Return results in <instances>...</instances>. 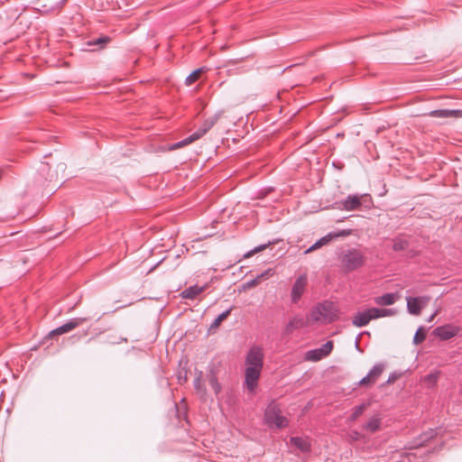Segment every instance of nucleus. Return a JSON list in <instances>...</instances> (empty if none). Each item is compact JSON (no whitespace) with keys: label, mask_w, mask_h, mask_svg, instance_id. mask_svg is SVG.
Returning <instances> with one entry per match:
<instances>
[{"label":"nucleus","mask_w":462,"mask_h":462,"mask_svg":"<svg viewBox=\"0 0 462 462\" xmlns=\"http://www.w3.org/2000/svg\"><path fill=\"white\" fill-rule=\"evenodd\" d=\"M367 198L366 194L358 195L353 194L348 195L344 200L337 202L338 208L345 209L346 211L358 209L362 205V199H365Z\"/></svg>","instance_id":"7"},{"label":"nucleus","mask_w":462,"mask_h":462,"mask_svg":"<svg viewBox=\"0 0 462 462\" xmlns=\"http://www.w3.org/2000/svg\"><path fill=\"white\" fill-rule=\"evenodd\" d=\"M110 42L111 38L109 36L103 35L98 38L88 41L86 45L91 48V51H97L104 49Z\"/></svg>","instance_id":"16"},{"label":"nucleus","mask_w":462,"mask_h":462,"mask_svg":"<svg viewBox=\"0 0 462 462\" xmlns=\"http://www.w3.org/2000/svg\"><path fill=\"white\" fill-rule=\"evenodd\" d=\"M219 118L218 115H215L212 117H209L206 119L202 125L191 135L195 138V141L201 138L204 134H206L212 127L213 125L217 122Z\"/></svg>","instance_id":"13"},{"label":"nucleus","mask_w":462,"mask_h":462,"mask_svg":"<svg viewBox=\"0 0 462 462\" xmlns=\"http://www.w3.org/2000/svg\"><path fill=\"white\" fill-rule=\"evenodd\" d=\"M333 341L328 340L323 344L320 347L316 349L309 350L305 354V359L311 362H318L322 358L328 356L333 350Z\"/></svg>","instance_id":"5"},{"label":"nucleus","mask_w":462,"mask_h":462,"mask_svg":"<svg viewBox=\"0 0 462 462\" xmlns=\"http://www.w3.org/2000/svg\"><path fill=\"white\" fill-rule=\"evenodd\" d=\"M263 350L259 346H253L246 354L244 384L249 392H254L257 386L263 367Z\"/></svg>","instance_id":"1"},{"label":"nucleus","mask_w":462,"mask_h":462,"mask_svg":"<svg viewBox=\"0 0 462 462\" xmlns=\"http://www.w3.org/2000/svg\"><path fill=\"white\" fill-rule=\"evenodd\" d=\"M207 380L208 382V384L214 391L215 394L217 395L221 392V384L218 383V380L216 376V374L213 372H210L207 374Z\"/></svg>","instance_id":"22"},{"label":"nucleus","mask_w":462,"mask_h":462,"mask_svg":"<svg viewBox=\"0 0 462 462\" xmlns=\"http://www.w3.org/2000/svg\"><path fill=\"white\" fill-rule=\"evenodd\" d=\"M354 434H355V435H354V438H356H356L358 437V432L355 431V432H354Z\"/></svg>","instance_id":"42"},{"label":"nucleus","mask_w":462,"mask_h":462,"mask_svg":"<svg viewBox=\"0 0 462 462\" xmlns=\"http://www.w3.org/2000/svg\"><path fill=\"white\" fill-rule=\"evenodd\" d=\"M232 309H228L227 310L222 312L218 317L213 321L211 324V328H217L223 320H225L231 313Z\"/></svg>","instance_id":"31"},{"label":"nucleus","mask_w":462,"mask_h":462,"mask_svg":"<svg viewBox=\"0 0 462 462\" xmlns=\"http://www.w3.org/2000/svg\"><path fill=\"white\" fill-rule=\"evenodd\" d=\"M393 380H394V377H389V379H388V383H391V382H393Z\"/></svg>","instance_id":"40"},{"label":"nucleus","mask_w":462,"mask_h":462,"mask_svg":"<svg viewBox=\"0 0 462 462\" xmlns=\"http://www.w3.org/2000/svg\"><path fill=\"white\" fill-rule=\"evenodd\" d=\"M437 374H430L425 377V380L430 383H435L437 381Z\"/></svg>","instance_id":"38"},{"label":"nucleus","mask_w":462,"mask_h":462,"mask_svg":"<svg viewBox=\"0 0 462 462\" xmlns=\"http://www.w3.org/2000/svg\"><path fill=\"white\" fill-rule=\"evenodd\" d=\"M398 296L395 293H384L382 296L374 298V302L381 306H390L395 303Z\"/></svg>","instance_id":"20"},{"label":"nucleus","mask_w":462,"mask_h":462,"mask_svg":"<svg viewBox=\"0 0 462 462\" xmlns=\"http://www.w3.org/2000/svg\"><path fill=\"white\" fill-rule=\"evenodd\" d=\"M204 71V69L203 68H199L198 69H195L194 71H192L185 79V83L187 86H190L192 85L193 83H195L200 74Z\"/></svg>","instance_id":"29"},{"label":"nucleus","mask_w":462,"mask_h":462,"mask_svg":"<svg viewBox=\"0 0 462 462\" xmlns=\"http://www.w3.org/2000/svg\"><path fill=\"white\" fill-rule=\"evenodd\" d=\"M66 0H61L60 4L63 5Z\"/></svg>","instance_id":"43"},{"label":"nucleus","mask_w":462,"mask_h":462,"mask_svg":"<svg viewBox=\"0 0 462 462\" xmlns=\"http://www.w3.org/2000/svg\"><path fill=\"white\" fill-rule=\"evenodd\" d=\"M351 234H352L351 229H342L339 231H336V232H330L328 234V236H330V242H331L335 238L346 237V236H350Z\"/></svg>","instance_id":"30"},{"label":"nucleus","mask_w":462,"mask_h":462,"mask_svg":"<svg viewBox=\"0 0 462 462\" xmlns=\"http://www.w3.org/2000/svg\"><path fill=\"white\" fill-rule=\"evenodd\" d=\"M373 312L374 313L375 318L379 319L383 317L394 316L397 313V310L374 308V310Z\"/></svg>","instance_id":"26"},{"label":"nucleus","mask_w":462,"mask_h":462,"mask_svg":"<svg viewBox=\"0 0 462 462\" xmlns=\"http://www.w3.org/2000/svg\"><path fill=\"white\" fill-rule=\"evenodd\" d=\"M384 370V364L379 363L373 366V368L368 372L371 377L376 382L377 379L381 376L382 373Z\"/></svg>","instance_id":"28"},{"label":"nucleus","mask_w":462,"mask_h":462,"mask_svg":"<svg viewBox=\"0 0 462 462\" xmlns=\"http://www.w3.org/2000/svg\"><path fill=\"white\" fill-rule=\"evenodd\" d=\"M393 250L395 252H407L410 257L415 255L412 250H409L410 241L407 236L399 235L392 239Z\"/></svg>","instance_id":"10"},{"label":"nucleus","mask_w":462,"mask_h":462,"mask_svg":"<svg viewBox=\"0 0 462 462\" xmlns=\"http://www.w3.org/2000/svg\"><path fill=\"white\" fill-rule=\"evenodd\" d=\"M39 171L46 181H51L55 177L54 174L51 172L50 165L47 162L41 163Z\"/></svg>","instance_id":"24"},{"label":"nucleus","mask_w":462,"mask_h":462,"mask_svg":"<svg viewBox=\"0 0 462 462\" xmlns=\"http://www.w3.org/2000/svg\"><path fill=\"white\" fill-rule=\"evenodd\" d=\"M194 388L200 398H205V396L207 394V391H206V387H205L204 383H202V373L201 372L194 380Z\"/></svg>","instance_id":"23"},{"label":"nucleus","mask_w":462,"mask_h":462,"mask_svg":"<svg viewBox=\"0 0 462 462\" xmlns=\"http://www.w3.org/2000/svg\"><path fill=\"white\" fill-rule=\"evenodd\" d=\"M291 444L303 453L310 451V439L307 437H291Z\"/></svg>","instance_id":"15"},{"label":"nucleus","mask_w":462,"mask_h":462,"mask_svg":"<svg viewBox=\"0 0 462 462\" xmlns=\"http://www.w3.org/2000/svg\"><path fill=\"white\" fill-rule=\"evenodd\" d=\"M204 290H205V286L193 285V286H190V287L185 289L181 292V297L183 299L193 300L198 295H199L201 292H203Z\"/></svg>","instance_id":"19"},{"label":"nucleus","mask_w":462,"mask_h":462,"mask_svg":"<svg viewBox=\"0 0 462 462\" xmlns=\"http://www.w3.org/2000/svg\"><path fill=\"white\" fill-rule=\"evenodd\" d=\"M354 434H355V435H354V438H356H356L358 437V432L355 431V432H354Z\"/></svg>","instance_id":"41"},{"label":"nucleus","mask_w":462,"mask_h":462,"mask_svg":"<svg viewBox=\"0 0 462 462\" xmlns=\"http://www.w3.org/2000/svg\"><path fill=\"white\" fill-rule=\"evenodd\" d=\"M382 424V419L378 416H373L363 426L364 430L374 433L380 430Z\"/></svg>","instance_id":"21"},{"label":"nucleus","mask_w":462,"mask_h":462,"mask_svg":"<svg viewBox=\"0 0 462 462\" xmlns=\"http://www.w3.org/2000/svg\"><path fill=\"white\" fill-rule=\"evenodd\" d=\"M428 301V299L420 298V297H408L407 298V309L408 311L412 315H420L421 311V302L425 305Z\"/></svg>","instance_id":"14"},{"label":"nucleus","mask_w":462,"mask_h":462,"mask_svg":"<svg viewBox=\"0 0 462 462\" xmlns=\"http://www.w3.org/2000/svg\"><path fill=\"white\" fill-rule=\"evenodd\" d=\"M310 325L312 324L309 315L306 318L301 315H296L292 317L286 325L285 333L291 334L295 329H299Z\"/></svg>","instance_id":"12"},{"label":"nucleus","mask_w":462,"mask_h":462,"mask_svg":"<svg viewBox=\"0 0 462 462\" xmlns=\"http://www.w3.org/2000/svg\"><path fill=\"white\" fill-rule=\"evenodd\" d=\"M461 330L462 328L449 323L437 327L433 330V335L441 340H448L457 336Z\"/></svg>","instance_id":"6"},{"label":"nucleus","mask_w":462,"mask_h":462,"mask_svg":"<svg viewBox=\"0 0 462 462\" xmlns=\"http://www.w3.org/2000/svg\"><path fill=\"white\" fill-rule=\"evenodd\" d=\"M272 274H273V270L272 269H268L265 272L262 273L261 274L257 275L254 279H252L250 281H247V282H244L242 284V289L244 291H245V290H249L251 288H254V287L257 286L261 282L262 279L267 278V277L271 276Z\"/></svg>","instance_id":"18"},{"label":"nucleus","mask_w":462,"mask_h":462,"mask_svg":"<svg viewBox=\"0 0 462 462\" xmlns=\"http://www.w3.org/2000/svg\"><path fill=\"white\" fill-rule=\"evenodd\" d=\"M430 115L433 117H462V110H451V109H438L433 110L430 113Z\"/></svg>","instance_id":"17"},{"label":"nucleus","mask_w":462,"mask_h":462,"mask_svg":"<svg viewBox=\"0 0 462 462\" xmlns=\"http://www.w3.org/2000/svg\"><path fill=\"white\" fill-rule=\"evenodd\" d=\"M426 338V334L423 331L422 328H419L414 335L413 342L414 344H420L424 341Z\"/></svg>","instance_id":"33"},{"label":"nucleus","mask_w":462,"mask_h":462,"mask_svg":"<svg viewBox=\"0 0 462 462\" xmlns=\"http://www.w3.org/2000/svg\"><path fill=\"white\" fill-rule=\"evenodd\" d=\"M330 236H328L326 235L325 236L321 237L320 239H319L315 244H313L310 247H309L305 252L304 254H307L318 248H320L321 246L325 245H328L329 242H330Z\"/></svg>","instance_id":"25"},{"label":"nucleus","mask_w":462,"mask_h":462,"mask_svg":"<svg viewBox=\"0 0 462 462\" xmlns=\"http://www.w3.org/2000/svg\"><path fill=\"white\" fill-rule=\"evenodd\" d=\"M88 319H89V318H88V317L73 318V319H69L68 322H66L65 324L51 330L50 332V335L55 336V335H62V334L68 333V332L71 331L72 329L76 328L77 327L80 326L84 322L88 321Z\"/></svg>","instance_id":"8"},{"label":"nucleus","mask_w":462,"mask_h":462,"mask_svg":"<svg viewBox=\"0 0 462 462\" xmlns=\"http://www.w3.org/2000/svg\"><path fill=\"white\" fill-rule=\"evenodd\" d=\"M267 247L266 245H259L257 247H255L254 250L248 252L247 254H245V257H249L251 255H253L254 253H257V252H260L263 249H265Z\"/></svg>","instance_id":"37"},{"label":"nucleus","mask_w":462,"mask_h":462,"mask_svg":"<svg viewBox=\"0 0 462 462\" xmlns=\"http://www.w3.org/2000/svg\"><path fill=\"white\" fill-rule=\"evenodd\" d=\"M365 408H366V405L365 403L356 406L351 414V420H356L364 412Z\"/></svg>","instance_id":"32"},{"label":"nucleus","mask_w":462,"mask_h":462,"mask_svg":"<svg viewBox=\"0 0 462 462\" xmlns=\"http://www.w3.org/2000/svg\"><path fill=\"white\" fill-rule=\"evenodd\" d=\"M264 422L270 428L283 429L288 426V420L281 414L280 407L274 402L268 404L264 411Z\"/></svg>","instance_id":"4"},{"label":"nucleus","mask_w":462,"mask_h":462,"mask_svg":"<svg viewBox=\"0 0 462 462\" xmlns=\"http://www.w3.org/2000/svg\"><path fill=\"white\" fill-rule=\"evenodd\" d=\"M365 257L363 253L355 248L343 251L339 256L341 267L346 272L358 269L365 263Z\"/></svg>","instance_id":"3"},{"label":"nucleus","mask_w":462,"mask_h":462,"mask_svg":"<svg viewBox=\"0 0 462 462\" xmlns=\"http://www.w3.org/2000/svg\"><path fill=\"white\" fill-rule=\"evenodd\" d=\"M437 432L435 430H429L428 431L424 432L421 436H420V439H421V442L420 443L422 444L426 441H429L430 439H433L435 436H436Z\"/></svg>","instance_id":"34"},{"label":"nucleus","mask_w":462,"mask_h":462,"mask_svg":"<svg viewBox=\"0 0 462 462\" xmlns=\"http://www.w3.org/2000/svg\"><path fill=\"white\" fill-rule=\"evenodd\" d=\"M306 286H307V276L305 274L300 275L297 278V280L295 281V282L292 286V289H291V301L293 303H297L300 300L302 294L305 291Z\"/></svg>","instance_id":"11"},{"label":"nucleus","mask_w":462,"mask_h":462,"mask_svg":"<svg viewBox=\"0 0 462 462\" xmlns=\"http://www.w3.org/2000/svg\"><path fill=\"white\" fill-rule=\"evenodd\" d=\"M439 313V310H436L432 315L430 316V318L428 319V322H432L434 318L438 315Z\"/></svg>","instance_id":"39"},{"label":"nucleus","mask_w":462,"mask_h":462,"mask_svg":"<svg viewBox=\"0 0 462 462\" xmlns=\"http://www.w3.org/2000/svg\"><path fill=\"white\" fill-rule=\"evenodd\" d=\"M374 308H370L362 311H357L352 318V324L355 327L362 328L369 324L373 319H376L373 312Z\"/></svg>","instance_id":"9"},{"label":"nucleus","mask_w":462,"mask_h":462,"mask_svg":"<svg viewBox=\"0 0 462 462\" xmlns=\"http://www.w3.org/2000/svg\"><path fill=\"white\" fill-rule=\"evenodd\" d=\"M375 381L373 379V377L370 376L369 374H367L365 377H363L359 382L358 385L360 386H368L371 384H374Z\"/></svg>","instance_id":"35"},{"label":"nucleus","mask_w":462,"mask_h":462,"mask_svg":"<svg viewBox=\"0 0 462 462\" xmlns=\"http://www.w3.org/2000/svg\"><path fill=\"white\" fill-rule=\"evenodd\" d=\"M195 142V138L190 134L189 136H188L187 138L180 141V142H177V143H174L172 144H171L169 146V150L170 151H174V150H177V149H180V148H182L191 143Z\"/></svg>","instance_id":"27"},{"label":"nucleus","mask_w":462,"mask_h":462,"mask_svg":"<svg viewBox=\"0 0 462 462\" xmlns=\"http://www.w3.org/2000/svg\"><path fill=\"white\" fill-rule=\"evenodd\" d=\"M309 316L311 324H329L338 319V310L332 301L325 300L313 307Z\"/></svg>","instance_id":"2"},{"label":"nucleus","mask_w":462,"mask_h":462,"mask_svg":"<svg viewBox=\"0 0 462 462\" xmlns=\"http://www.w3.org/2000/svg\"><path fill=\"white\" fill-rule=\"evenodd\" d=\"M375 381L373 379V377L370 376L369 374H367L365 377H363L359 382L358 385L360 386H368L371 384H374Z\"/></svg>","instance_id":"36"}]
</instances>
